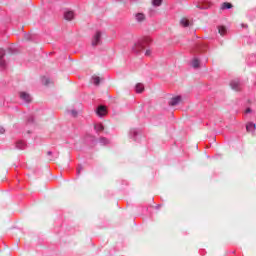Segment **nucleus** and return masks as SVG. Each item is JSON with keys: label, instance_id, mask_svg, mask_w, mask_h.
Masks as SVG:
<instances>
[{"label": "nucleus", "instance_id": "8", "mask_svg": "<svg viewBox=\"0 0 256 256\" xmlns=\"http://www.w3.org/2000/svg\"><path fill=\"white\" fill-rule=\"evenodd\" d=\"M74 17H75V13L73 11H66L64 13V19H66V21H72Z\"/></svg>", "mask_w": 256, "mask_h": 256}, {"label": "nucleus", "instance_id": "13", "mask_svg": "<svg viewBox=\"0 0 256 256\" xmlns=\"http://www.w3.org/2000/svg\"><path fill=\"white\" fill-rule=\"evenodd\" d=\"M218 33L223 37L227 35V28L225 26H218Z\"/></svg>", "mask_w": 256, "mask_h": 256}, {"label": "nucleus", "instance_id": "9", "mask_svg": "<svg viewBox=\"0 0 256 256\" xmlns=\"http://www.w3.org/2000/svg\"><path fill=\"white\" fill-rule=\"evenodd\" d=\"M179 103H181V96H176L171 99L169 105H171V107H175V105H179Z\"/></svg>", "mask_w": 256, "mask_h": 256}, {"label": "nucleus", "instance_id": "32", "mask_svg": "<svg viewBox=\"0 0 256 256\" xmlns=\"http://www.w3.org/2000/svg\"><path fill=\"white\" fill-rule=\"evenodd\" d=\"M118 1H121V0H118Z\"/></svg>", "mask_w": 256, "mask_h": 256}, {"label": "nucleus", "instance_id": "27", "mask_svg": "<svg viewBox=\"0 0 256 256\" xmlns=\"http://www.w3.org/2000/svg\"><path fill=\"white\" fill-rule=\"evenodd\" d=\"M71 113H72L73 117H77V111L72 110Z\"/></svg>", "mask_w": 256, "mask_h": 256}, {"label": "nucleus", "instance_id": "31", "mask_svg": "<svg viewBox=\"0 0 256 256\" xmlns=\"http://www.w3.org/2000/svg\"><path fill=\"white\" fill-rule=\"evenodd\" d=\"M48 155H51V152H48Z\"/></svg>", "mask_w": 256, "mask_h": 256}, {"label": "nucleus", "instance_id": "4", "mask_svg": "<svg viewBox=\"0 0 256 256\" xmlns=\"http://www.w3.org/2000/svg\"><path fill=\"white\" fill-rule=\"evenodd\" d=\"M96 114L98 115V117H105V115H107V107L98 106V108L96 109Z\"/></svg>", "mask_w": 256, "mask_h": 256}, {"label": "nucleus", "instance_id": "11", "mask_svg": "<svg viewBox=\"0 0 256 256\" xmlns=\"http://www.w3.org/2000/svg\"><path fill=\"white\" fill-rule=\"evenodd\" d=\"M255 129H256V126L253 122H249L246 125V131H248V133H253V131H255Z\"/></svg>", "mask_w": 256, "mask_h": 256}, {"label": "nucleus", "instance_id": "16", "mask_svg": "<svg viewBox=\"0 0 256 256\" xmlns=\"http://www.w3.org/2000/svg\"><path fill=\"white\" fill-rule=\"evenodd\" d=\"M145 91V86L141 83L136 84V93H143Z\"/></svg>", "mask_w": 256, "mask_h": 256}, {"label": "nucleus", "instance_id": "15", "mask_svg": "<svg viewBox=\"0 0 256 256\" xmlns=\"http://www.w3.org/2000/svg\"><path fill=\"white\" fill-rule=\"evenodd\" d=\"M94 129L97 131V133H101L104 131L105 127L101 123H97L95 124Z\"/></svg>", "mask_w": 256, "mask_h": 256}, {"label": "nucleus", "instance_id": "5", "mask_svg": "<svg viewBox=\"0 0 256 256\" xmlns=\"http://www.w3.org/2000/svg\"><path fill=\"white\" fill-rule=\"evenodd\" d=\"M230 86L234 91H241V82L239 80H232Z\"/></svg>", "mask_w": 256, "mask_h": 256}, {"label": "nucleus", "instance_id": "23", "mask_svg": "<svg viewBox=\"0 0 256 256\" xmlns=\"http://www.w3.org/2000/svg\"><path fill=\"white\" fill-rule=\"evenodd\" d=\"M100 143L102 145H107V143H109V140L107 138H100Z\"/></svg>", "mask_w": 256, "mask_h": 256}, {"label": "nucleus", "instance_id": "14", "mask_svg": "<svg viewBox=\"0 0 256 256\" xmlns=\"http://www.w3.org/2000/svg\"><path fill=\"white\" fill-rule=\"evenodd\" d=\"M198 7L200 9H209L211 7V3H209V2H200Z\"/></svg>", "mask_w": 256, "mask_h": 256}, {"label": "nucleus", "instance_id": "3", "mask_svg": "<svg viewBox=\"0 0 256 256\" xmlns=\"http://www.w3.org/2000/svg\"><path fill=\"white\" fill-rule=\"evenodd\" d=\"M101 43V31H97L92 38V45L93 47H97Z\"/></svg>", "mask_w": 256, "mask_h": 256}, {"label": "nucleus", "instance_id": "28", "mask_svg": "<svg viewBox=\"0 0 256 256\" xmlns=\"http://www.w3.org/2000/svg\"><path fill=\"white\" fill-rule=\"evenodd\" d=\"M249 113H251V108H247V109L245 110V114H246V115L249 114Z\"/></svg>", "mask_w": 256, "mask_h": 256}, {"label": "nucleus", "instance_id": "21", "mask_svg": "<svg viewBox=\"0 0 256 256\" xmlns=\"http://www.w3.org/2000/svg\"><path fill=\"white\" fill-rule=\"evenodd\" d=\"M161 3H163V0H152V5L154 7H160Z\"/></svg>", "mask_w": 256, "mask_h": 256}, {"label": "nucleus", "instance_id": "22", "mask_svg": "<svg viewBox=\"0 0 256 256\" xmlns=\"http://www.w3.org/2000/svg\"><path fill=\"white\" fill-rule=\"evenodd\" d=\"M42 83H43V85H49V83H50L49 78L43 77L42 78Z\"/></svg>", "mask_w": 256, "mask_h": 256}, {"label": "nucleus", "instance_id": "30", "mask_svg": "<svg viewBox=\"0 0 256 256\" xmlns=\"http://www.w3.org/2000/svg\"><path fill=\"white\" fill-rule=\"evenodd\" d=\"M131 133H133V135H137V130H132Z\"/></svg>", "mask_w": 256, "mask_h": 256}, {"label": "nucleus", "instance_id": "12", "mask_svg": "<svg viewBox=\"0 0 256 256\" xmlns=\"http://www.w3.org/2000/svg\"><path fill=\"white\" fill-rule=\"evenodd\" d=\"M27 147V143L23 140L16 142L17 149H25Z\"/></svg>", "mask_w": 256, "mask_h": 256}, {"label": "nucleus", "instance_id": "20", "mask_svg": "<svg viewBox=\"0 0 256 256\" xmlns=\"http://www.w3.org/2000/svg\"><path fill=\"white\" fill-rule=\"evenodd\" d=\"M101 79L99 78V76H93L92 77V82L94 85H99Z\"/></svg>", "mask_w": 256, "mask_h": 256}, {"label": "nucleus", "instance_id": "7", "mask_svg": "<svg viewBox=\"0 0 256 256\" xmlns=\"http://www.w3.org/2000/svg\"><path fill=\"white\" fill-rule=\"evenodd\" d=\"M20 99L26 103H31V95L27 94V92H20Z\"/></svg>", "mask_w": 256, "mask_h": 256}, {"label": "nucleus", "instance_id": "6", "mask_svg": "<svg viewBox=\"0 0 256 256\" xmlns=\"http://www.w3.org/2000/svg\"><path fill=\"white\" fill-rule=\"evenodd\" d=\"M207 49V47H205L204 45L198 44L193 50L192 53L193 55H196V53H203V51H205Z\"/></svg>", "mask_w": 256, "mask_h": 256}, {"label": "nucleus", "instance_id": "29", "mask_svg": "<svg viewBox=\"0 0 256 256\" xmlns=\"http://www.w3.org/2000/svg\"><path fill=\"white\" fill-rule=\"evenodd\" d=\"M33 122V116H31L29 119H28V123H31Z\"/></svg>", "mask_w": 256, "mask_h": 256}, {"label": "nucleus", "instance_id": "18", "mask_svg": "<svg viewBox=\"0 0 256 256\" xmlns=\"http://www.w3.org/2000/svg\"><path fill=\"white\" fill-rule=\"evenodd\" d=\"M136 20L139 22L145 21V14H143V13L136 14Z\"/></svg>", "mask_w": 256, "mask_h": 256}, {"label": "nucleus", "instance_id": "1", "mask_svg": "<svg viewBox=\"0 0 256 256\" xmlns=\"http://www.w3.org/2000/svg\"><path fill=\"white\" fill-rule=\"evenodd\" d=\"M151 43H153V39H151V37L149 36H144L142 38H140L137 43L134 45L133 47V52L134 53H143V51H145L146 47H149V45H151Z\"/></svg>", "mask_w": 256, "mask_h": 256}, {"label": "nucleus", "instance_id": "26", "mask_svg": "<svg viewBox=\"0 0 256 256\" xmlns=\"http://www.w3.org/2000/svg\"><path fill=\"white\" fill-rule=\"evenodd\" d=\"M3 133H5V128L0 126V135H3Z\"/></svg>", "mask_w": 256, "mask_h": 256}, {"label": "nucleus", "instance_id": "17", "mask_svg": "<svg viewBox=\"0 0 256 256\" xmlns=\"http://www.w3.org/2000/svg\"><path fill=\"white\" fill-rule=\"evenodd\" d=\"M233 8V4L229 3V2H224L221 6V9L223 11H225V9H232Z\"/></svg>", "mask_w": 256, "mask_h": 256}, {"label": "nucleus", "instance_id": "10", "mask_svg": "<svg viewBox=\"0 0 256 256\" xmlns=\"http://www.w3.org/2000/svg\"><path fill=\"white\" fill-rule=\"evenodd\" d=\"M201 65V61L198 59V58H193L192 61H191V66L194 68V69H199Z\"/></svg>", "mask_w": 256, "mask_h": 256}, {"label": "nucleus", "instance_id": "2", "mask_svg": "<svg viewBox=\"0 0 256 256\" xmlns=\"http://www.w3.org/2000/svg\"><path fill=\"white\" fill-rule=\"evenodd\" d=\"M5 57V50L0 48V71H3L7 67V63L3 60Z\"/></svg>", "mask_w": 256, "mask_h": 256}, {"label": "nucleus", "instance_id": "25", "mask_svg": "<svg viewBox=\"0 0 256 256\" xmlns=\"http://www.w3.org/2000/svg\"><path fill=\"white\" fill-rule=\"evenodd\" d=\"M150 55H151V50H149V49L146 50V51H145V56H146V57H150Z\"/></svg>", "mask_w": 256, "mask_h": 256}, {"label": "nucleus", "instance_id": "24", "mask_svg": "<svg viewBox=\"0 0 256 256\" xmlns=\"http://www.w3.org/2000/svg\"><path fill=\"white\" fill-rule=\"evenodd\" d=\"M81 171H83V167L78 166L77 167V175H81Z\"/></svg>", "mask_w": 256, "mask_h": 256}, {"label": "nucleus", "instance_id": "19", "mask_svg": "<svg viewBox=\"0 0 256 256\" xmlns=\"http://www.w3.org/2000/svg\"><path fill=\"white\" fill-rule=\"evenodd\" d=\"M180 25H182V27H189V20L186 19V18H183V19L180 21Z\"/></svg>", "mask_w": 256, "mask_h": 256}]
</instances>
